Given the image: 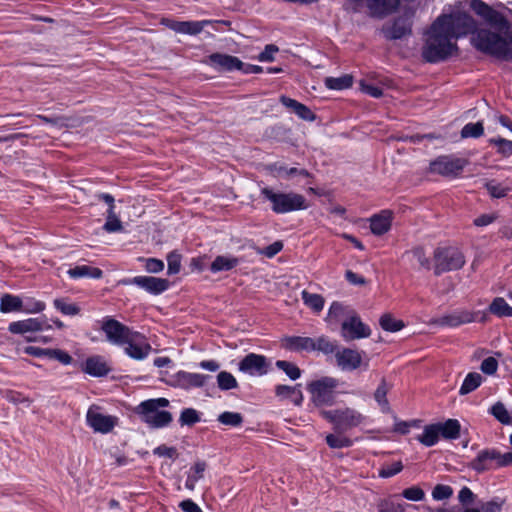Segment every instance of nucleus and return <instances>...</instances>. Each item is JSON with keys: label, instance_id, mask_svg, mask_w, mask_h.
<instances>
[{"label": "nucleus", "instance_id": "obj_1", "mask_svg": "<svg viewBox=\"0 0 512 512\" xmlns=\"http://www.w3.org/2000/svg\"><path fill=\"white\" fill-rule=\"evenodd\" d=\"M472 10L494 29H480L474 39L477 49L501 59L512 57V31L506 17L482 0L471 2Z\"/></svg>", "mask_w": 512, "mask_h": 512}, {"label": "nucleus", "instance_id": "obj_2", "mask_svg": "<svg viewBox=\"0 0 512 512\" xmlns=\"http://www.w3.org/2000/svg\"><path fill=\"white\" fill-rule=\"evenodd\" d=\"M443 20L436 19L426 34L422 56L427 62L443 61L457 51L456 40L449 33V28L443 26Z\"/></svg>", "mask_w": 512, "mask_h": 512}, {"label": "nucleus", "instance_id": "obj_3", "mask_svg": "<svg viewBox=\"0 0 512 512\" xmlns=\"http://www.w3.org/2000/svg\"><path fill=\"white\" fill-rule=\"evenodd\" d=\"M168 405L169 400L166 398L149 399L140 403L137 413L151 428H162L169 425L173 419L170 412L161 410Z\"/></svg>", "mask_w": 512, "mask_h": 512}, {"label": "nucleus", "instance_id": "obj_4", "mask_svg": "<svg viewBox=\"0 0 512 512\" xmlns=\"http://www.w3.org/2000/svg\"><path fill=\"white\" fill-rule=\"evenodd\" d=\"M261 194L271 202V209L277 214H284L307 208L305 197L298 193L276 192L271 188L264 187L261 190Z\"/></svg>", "mask_w": 512, "mask_h": 512}, {"label": "nucleus", "instance_id": "obj_5", "mask_svg": "<svg viewBox=\"0 0 512 512\" xmlns=\"http://www.w3.org/2000/svg\"><path fill=\"white\" fill-rule=\"evenodd\" d=\"M321 416L332 423L338 432L351 430L366 421V417L361 412L351 407L323 410Z\"/></svg>", "mask_w": 512, "mask_h": 512}, {"label": "nucleus", "instance_id": "obj_6", "mask_svg": "<svg viewBox=\"0 0 512 512\" xmlns=\"http://www.w3.org/2000/svg\"><path fill=\"white\" fill-rule=\"evenodd\" d=\"M465 256L456 247H438L433 253L435 275L461 269L465 264Z\"/></svg>", "mask_w": 512, "mask_h": 512}, {"label": "nucleus", "instance_id": "obj_7", "mask_svg": "<svg viewBox=\"0 0 512 512\" xmlns=\"http://www.w3.org/2000/svg\"><path fill=\"white\" fill-rule=\"evenodd\" d=\"M338 380L332 377H323L311 382L307 389L311 393V400L316 406L333 405L335 403V388Z\"/></svg>", "mask_w": 512, "mask_h": 512}, {"label": "nucleus", "instance_id": "obj_8", "mask_svg": "<svg viewBox=\"0 0 512 512\" xmlns=\"http://www.w3.org/2000/svg\"><path fill=\"white\" fill-rule=\"evenodd\" d=\"M466 165V159L443 155L430 163V171L444 177H456Z\"/></svg>", "mask_w": 512, "mask_h": 512}, {"label": "nucleus", "instance_id": "obj_9", "mask_svg": "<svg viewBox=\"0 0 512 512\" xmlns=\"http://www.w3.org/2000/svg\"><path fill=\"white\" fill-rule=\"evenodd\" d=\"M437 19H444L442 21L443 26H447L449 28L448 31L455 40H457V38L460 36L468 34L475 28L473 18L467 13L442 15Z\"/></svg>", "mask_w": 512, "mask_h": 512}, {"label": "nucleus", "instance_id": "obj_10", "mask_svg": "<svg viewBox=\"0 0 512 512\" xmlns=\"http://www.w3.org/2000/svg\"><path fill=\"white\" fill-rule=\"evenodd\" d=\"M370 328L364 324L357 313L349 312L341 324V335L346 341L369 337Z\"/></svg>", "mask_w": 512, "mask_h": 512}, {"label": "nucleus", "instance_id": "obj_11", "mask_svg": "<svg viewBox=\"0 0 512 512\" xmlns=\"http://www.w3.org/2000/svg\"><path fill=\"white\" fill-rule=\"evenodd\" d=\"M101 329L105 333L107 340L118 346H124L130 335L134 332L113 318H106L102 323Z\"/></svg>", "mask_w": 512, "mask_h": 512}, {"label": "nucleus", "instance_id": "obj_12", "mask_svg": "<svg viewBox=\"0 0 512 512\" xmlns=\"http://www.w3.org/2000/svg\"><path fill=\"white\" fill-rule=\"evenodd\" d=\"M86 420L88 425L95 432L103 434L112 431L118 422L117 417L103 414L100 411V407L97 405H92L89 407L86 414Z\"/></svg>", "mask_w": 512, "mask_h": 512}, {"label": "nucleus", "instance_id": "obj_13", "mask_svg": "<svg viewBox=\"0 0 512 512\" xmlns=\"http://www.w3.org/2000/svg\"><path fill=\"white\" fill-rule=\"evenodd\" d=\"M119 284L122 285H136L145 291L158 295L169 287V281L163 278H157L152 276H136L129 279H122Z\"/></svg>", "mask_w": 512, "mask_h": 512}, {"label": "nucleus", "instance_id": "obj_14", "mask_svg": "<svg viewBox=\"0 0 512 512\" xmlns=\"http://www.w3.org/2000/svg\"><path fill=\"white\" fill-rule=\"evenodd\" d=\"M238 368L251 376H262L268 372L269 362L263 355L250 353L239 362Z\"/></svg>", "mask_w": 512, "mask_h": 512}, {"label": "nucleus", "instance_id": "obj_15", "mask_svg": "<svg viewBox=\"0 0 512 512\" xmlns=\"http://www.w3.org/2000/svg\"><path fill=\"white\" fill-rule=\"evenodd\" d=\"M124 346L125 353L135 360H143L151 351V345L147 342L146 337L137 331L130 335Z\"/></svg>", "mask_w": 512, "mask_h": 512}, {"label": "nucleus", "instance_id": "obj_16", "mask_svg": "<svg viewBox=\"0 0 512 512\" xmlns=\"http://www.w3.org/2000/svg\"><path fill=\"white\" fill-rule=\"evenodd\" d=\"M476 313L468 310H456L450 314L443 315L431 320V324L440 327L455 328L462 324L471 323L475 321Z\"/></svg>", "mask_w": 512, "mask_h": 512}, {"label": "nucleus", "instance_id": "obj_17", "mask_svg": "<svg viewBox=\"0 0 512 512\" xmlns=\"http://www.w3.org/2000/svg\"><path fill=\"white\" fill-rule=\"evenodd\" d=\"M500 452L496 449L481 450L469 466L478 473L499 467Z\"/></svg>", "mask_w": 512, "mask_h": 512}, {"label": "nucleus", "instance_id": "obj_18", "mask_svg": "<svg viewBox=\"0 0 512 512\" xmlns=\"http://www.w3.org/2000/svg\"><path fill=\"white\" fill-rule=\"evenodd\" d=\"M206 63L218 71H233L243 68V62L239 58L222 53L211 54Z\"/></svg>", "mask_w": 512, "mask_h": 512}, {"label": "nucleus", "instance_id": "obj_19", "mask_svg": "<svg viewBox=\"0 0 512 512\" xmlns=\"http://www.w3.org/2000/svg\"><path fill=\"white\" fill-rule=\"evenodd\" d=\"M337 365L342 370L353 371L362 364V356L357 350L343 348L335 353Z\"/></svg>", "mask_w": 512, "mask_h": 512}, {"label": "nucleus", "instance_id": "obj_20", "mask_svg": "<svg viewBox=\"0 0 512 512\" xmlns=\"http://www.w3.org/2000/svg\"><path fill=\"white\" fill-rule=\"evenodd\" d=\"M208 376L198 373L179 371L173 376L172 385L182 389H191L204 386Z\"/></svg>", "mask_w": 512, "mask_h": 512}, {"label": "nucleus", "instance_id": "obj_21", "mask_svg": "<svg viewBox=\"0 0 512 512\" xmlns=\"http://www.w3.org/2000/svg\"><path fill=\"white\" fill-rule=\"evenodd\" d=\"M24 351L25 353L35 357L46 356L50 359L57 360L64 365H69L73 360L67 352L60 349H44L34 346H27Z\"/></svg>", "mask_w": 512, "mask_h": 512}, {"label": "nucleus", "instance_id": "obj_22", "mask_svg": "<svg viewBox=\"0 0 512 512\" xmlns=\"http://www.w3.org/2000/svg\"><path fill=\"white\" fill-rule=\"evenodd\" d=\"M51 328L44 320L38 318H29L22 321L12 322L9 325V331L14 334H23L26 332L39 331Z\"/></svg>", "mask_w": 512, "mask_h": 512}, {"label": "nucleus", "instance_id": "obj_23", "mask_svg": "<svg viewBox=\"0 0 512 512\" xmlns=\"http://www.w3.org/2000/svg\"><path fill=\"white\" fill-rule=\"evenodd\" d=\"M393 213L390 210H382L370 218V228L374 235L380 236L391 228Z\"/></svg>", "mask_w": 512, "mask_h": 512}, {"label": "nucleus", "instance_id": "obj_24", "mask_svg": "<svg viewBox=\"0 0 512 512\" xmlns=\"http://www.w3.org/2000/svg\"><path fill=\"white\" fill-rule=\"evenodd\" d=\"M282 346L289 350H314V339L310 337L289 336L282 339Z\"/></svg>", "mask_w": 512, "mask_h": 512}, {"label": "nucleus", "instance_id": "obj_25", "mask_svg": "<svg viewBox=\"0 0 512 512\" xmlns=\"http://www.w3.org/2000/svg\"><path fill=\"white\" fill-rule=\"evenodd\" d=\"M299 387L300 384L296 386L277 385L275 394L280 399H291L296 406H300L303 402V394Z\"/></svg>", "mask_w": 512, "mask_h": 512}, {"label": "nucleus", "instance_id": "obj_26", "mask_svg": "<svg viewBox=\"0 0 512 512\" xmlns=\"http://www.w3.org/2000/svg\"><path fill=\"white\" fill-rule=\"evenodd\" d=\"M84 371L95 377H102L108 374L110 368L101 356H93L86 360Z\"/></svg>", "mask_w": 512, "mask_h": 512}, {"label": "nucleus", "instance_id": "obj_27", "mask_svg": "<svg viewBox=\"0 0 512 512\" xmlns=\"http://www.w3.org/2000/svg\"><path fill=\"white\" fill-rule=\"evenodd\" d=\"M67 273L71 278L74 279L83 277L99 279L103 275L101 269L88 265L76 266L74 268L69 269Z\"/></svg>", "mask_w": 512, "mask_h": 512}, {"label": "nucleus", "instance_id": "obj_28", "mask_svg": "<svg viewBox=\"0 0 512 512\" xmlns=\"http://www.w3.org/2000/svg\"><path fill=\"white\" fill-rule=\"evenodd\" d=\"M440 436V428L436 424L426 425L421 435L417 436V440L424 446L431 447L435 445Z\"/></svg>", "mask_w": 512, "mask_h": 512}, {"label": "nucleus", "instance_id": "obj_29", "mask_svg": "<svg viewBox=\"0 0 512 512\" xmlns=\"http://www.w3.org/2000/svg\"><path fill=\"white\" fill-rule=\"evenodd\" d=\"M239 264V259L230 256H217L210 265V270L214 273L232 270Z\"/></svg>", "mask_w": 512, "mask_h": 512}, {"label": "nucleus", "instance_id": "obj_30", "mask_svg": "<svg viewBox=\"0 0 512 512\" xmlns=\"http://www.w3.org/2000/svg\"><path fill=\"white\" fill-rule=\"evenodd\" d=\"M390 389L391 385L388 384L385 379H382L381 383L374 392V399L379 404L381 411L384 413L390 411V405L387 399V393Z\"/></svg>", "mask_w": 512, "mask_h": 512}, {"label": "nucleus", "instance_id": "obj_31", "mask_svg": "<svg viewBox=\"0 0 512 512\" xmlns=\"http://www.w3.org/2000/svg\"><path fill=\"white\" fill-rule=\"evenodd\" d=\"M440 435L445 439H457L460 434V423L456 419H448L443 423H437Z\"/></svg>", "mask_w": 512, "mask_h": 512}, {"label": "nucleus", "instance_id": "obj_32", "mask_svg": "<svg viewBox=\"0 0 512 512\" xmlns=\"http://www.w3.org/2000/svg\"><path fill=\"white\" fill-rule=\"evenodd\" d=\"M410 27L404 19H397L393 25L386 30V37L389 39H400L410 33Z\"/></svg>", "mask_w": 512, "mask_h": 512}, {"label": "nucleus", "instance_id": "obj_33", "mask_svg": "<svg viewBox=\"0 0 512 512\" xmlns=\"http://www.w3.org/2000/svg\"><path fill=\"white\" fill-rule=\"evenodd\" d=\"M206 466L204 461H197L194 464L185 483L187 489L193 490L195 488L196 482L203 478Z\"/></svg>", "mask_w": 512, "mask_h": 512}, {"label": "nucleus", "instance_id": "obj_34", "mask_svg": "<svg viewBox=\"0 0 512 512\" xmlns=\"http://www.w3.org/2000/svg\"><path fill=\"white\" fill-rule=\"evenodd\" d=\"M489 311L498 317H512V307L501 297H497L492 301Z\"/></svg>", "mask_w": 512, "mask_h": 512}, {"label": "nucleus", "instance_id": "obj_35", "mask_svg": "<svg viewBox=\"0 0 512 512\" xmlns=\"http://www.w3.org/2000/svg\"><path fill=\"white\" fill-rule=\"evenodd\" d=\"M23 307V302L18 296L5 294L1 297L0 310L3 313L19 311Z\"/></svg>", "mask_w": 512, "mask_h": 512}, {"label": "nucleus", "instance_id": "obj_36", "mask_svg": "<svg viewBox=\"0 0 512 512\" xmlns=\"http://www.w3.org/2000/svg\"><path fill=\"white\" fill-rule=\"evenodd\" d=\"M352 83L353 77L349 74L342 75L340 77H327L325 79L326 87L332 90H342L349 88Z\"/></svg>", "mask_w": 512, "mask_h": 512}, {"label": "nucleus", "instance_id": "obj_37", "mask_svg": "<svg viewBox=\"0 0 512 512\" xmlns=\"http://www.w3.org/2000/svg\"><path fill=\"white\" fill-rule=\"evenodd\" d=\"M482 376L477 372L469 373L463 381V384L459 390L461 395H466L480 386L482 383Z\"/></svg>", "mask_w": 512, "mask_h": 512}, {"label": "nucleus", "instance_id": "obj_38", "mask_svg": "<svg viewBox=\"0 0 512 512\" xmlns=\"http://www.w3.org/2000/svg\"><path fill=\"white\" fill-rule=\"evenodd\" d=\"M301 295L304 304L313 311L320 312L323 309L325 300L320 294H313L303 290Z\"/></svg>", "mask_w": 512, "mask_h": 512}, {"label": "nucleus", "instance_id": "obj_39", "mask_svg": "<svg viewBox=\"0 0 512 512\" xmlns=\"http://www.w3.org/2000/svg\"><path fill=\"white\" fill-rule=\"evenodd\" d=\"M379 323L383 330L389 332H397L404 327L403 321L395 319L391 314L382 315Z\"/></svg>", "mask_w": 512, "mask_h": 512}, {"label": "nucleus", "instance_id": "obj_40", "mask_svg": "<svg viewBox=\"0 0 512 512\" xmlns=\"http://www.w3.org/2000/svg\"><path fill=\"white\" fill-rule=\"evenodd\" d=\"M491 413L502 424L512 425V414H509L503 403L497 402L494 404Z\"/></svg>", "mask_w": 512, "mask_h": 512}, {"label": "nucleus", "instance_id": "obj_41", "mask_svg": "<svg viewBox=\"0 0 512 512\" xmlns=\"http://www.w3.org/2000/svg\"><path fill=\"white\" fill-rule=\"evenodd\" d=\"M217 384L218 387L224 391L234 389L238 386L235 377L231 373L226 371H221L217 375Z\"/></svg>", "mask_w": 512, "mask_h": 512}, {"label": "nucleus", "instance_id": "obj_42", "mask_svg": "<svg viewBox=\"0 0 512 512\" xmlns=\"http://www.w3.org/2000/svg\"><path fill=\"white\" fill-rule=\"evenodd\" d=\"M349 312H354L353 310L349 309L348 307L343 306L339 302H333L330 306L329 312H328V318L334 319L336 321H340L348 317Z\"/></svg>", "mask_w": 512, "mask_h": 512}, {"label": "nucleus", "instance_id": "obj_43", "mask_svg": "<svg viewBox=\"0 0 512 512\" xmlns=\"http://www.w3.org/2000/svg\"><path fill=\"white\" fill-rule=\"evenodd\" d=\"M484 133V127L481 122L468 123L461 130L462 138H478Z\"/></svg>", "mask_w": 512, "mask_h": 512}, {"label": "nucleus", "instance_id": "obj_44", "mask_svg": "<svg viewBox=\"0 0 512 512\" xmlns=\"http://www.w3.org/2000/svg\"><path fill=\"white\" fill-rule=\"evenodd\" d=\"M276 367L284 371L285 374L291 379L296 380L301 376V370L294 363L278 360L276 361Z\"/></svg>", "mask_w": 512, "mask_h": 512}, {"label": "nucleus", "instance_id": "obj_45", "mask_svg": "<svg viewBox=\"0 0 512 512\" xmlns=\"http://www.w3.org/2000/svg\"><path fill=\"white\" fill-rule=\"evenodd\" d=\"M218 421L223 425L237 427L243 422V417L236 412H223L218 416Z\"/></svg>", "mask_w": 512, "mask_h": 512}, {"label": "nucleus", "instance_id": "obj_46", "mask_svg": "<svg viewBox=\"0 0 512 512\" xmlns=\"http://www.w3.org/2000/svg\"><path fill=\"white\" fill-rule=\"evenodd\" d=\"M54 306L64 315L74 316L80 312V308L77 305L68 303L64 299H55Z\"/></svg>", "mask_w": 512, "mask_h": 512}, {"label": "nucleus", "instance_id": "obj_47", "mask_svg": "<svg viewBox=\"0 0 512 512\" xmlns=\"http://www.w3.org/2000/svg\"><path fill=\"white\" fill-rule=\"evenodd\" d=\"M314 350H319L325 354H330L335 352L336 345L327 337L321 336L317 339H314Z\"/></svg>", "mask_w": 512, "mask_h": 512}, {"label": "nucleus", "instance_id": "obj_48", "mask_svg": "<svg viewBox=\"0 0 512 512\" xmlns=\"http://www.w3.org/2000/svg\"><path fill=\"white\" fill-rule=\"evenodd\" d=\"M200 421V416L195 409L186 408L181 412L179 422L181 425H193Z\"/></svg>", "mask_w": 512, "mask_h": 512}, {"label": "nucleus", "instance_id": "obj_49", "mask_svg": "<svg viewBox=\"0 0 512 512\" xmlns=\"http://www.w3.org/2000/svg\"><path fill=\"white\" fill-rule=\"evenodd\" d=\"M326 442L331 448H344L352 445L351 439L334 434L327 435Z\"/></svg>", "mask_w": 512, "mask_h": 512}, {"label": "nucleus", "instance_id": "obj_50", "mask_svg": "<svg viewBox=\"0 0 512 512\" xmlns=\"http://www.w3.org/2000/svg\"><path fill=\"white\" fill-rule=\"evenodd\" d=\"M489 142L498 147V152L504 156L512 154V141L504 138H492Z\"/></svg>", "mask_w": 512, "mask_h": 512}, {"label": "nucleus", "instance_id": "obj_51", "mask_svg": "<svg viewBox=\"0 0 512 512\" xmlns=\"http://www.w3.org/2000/svg\"><path fill=\"white\" fill-rule=\"evenodd\" d=\"M167 272L169 275L177 274L181 268V256L176 252H171L167 255Z\"/></svg>", "mask_w": 512, "mask_h": 512}, {"label": "nucleus", "instance_id": "obj_52", "mask_svg": "<svg viewBox=\"0 0 512 512\" xmlns=\"http://www.w3.org/2000/svg\"><path fill=\"white\" fill-rule=\"evenodd\" d=\"M4 398L13 404L25 403L27 407L32 402L28 397L24 396L22 393L13 390H6L4 393Z\"/></svg>", "mask_w": 512, "mask_h": 512}, {"label": "nucleus", "instance_id": "obj_53", "mask_svg": "<svg viewBox=\"0 0 512 512\" xmlns=\"http://www.w3.org/2000/svg\"><path fill=\"white\" fill-rule=\"evenodd\" d=\"M486 188L489 192V194L494 198H502L507 195V192L509 191V188L502 186L499 183H496L495 181H490L486 184Z\"/></svg>", "mask_w": 512, "mask_h": 512}, {"label": "nucleus", "instance_id": "obj_54", "mask_svg": "<svg viewBox=\"0 0 512 512\" xmlns=\"http://www.w3.org/2000/svg\"><path fill=\"white\" fill-rule=\"evenodd\" d=\"M378 512H405V507L401 503L383 500L378 504Z\"/></svg>", "mask_w": 512, "mask_h": 512}, {"label": "nucleus", "instance_id": "obj_55", "mask_svg": "<svg viewBox=\"0 0 512 512\" xmlns=\"http://www.w3.org/2000/svg\"><path fill=\"white\" fill-rule=\"evenodd\" d=\"M453 490L450 486L438 484L432 491V496L435 500H444L452 496Z\"/></svg>", "mask_w": 512, "mask_h": 512}, {"label": "nucleus", "instance_id": "obj_56", "mask_svg": "<svg viewBox=\"0 0 512 512\" xmlns=\"http://www.w3.org/2000/svg\"><path fill=\"white\" fill-rule=\"evenodd\" d=\"M208 21H184V34H199Z\"/></svg>", "mask_w": 512, "mask_h": 512}, {"label": "nucleus", "instance_id": "obj_57", "mask_svg": "<svg viewBox=\"0 0 512 512\" xmlns=\"http://www.w3.org/2000/svg\"><path fill=\"white\" fill-rule=\"evenodd\" d=\"M498 369V361L494 357L485 358L480 366V370L487 375H493Z\"/></svg>", "mask_w": 512, "mask_h": 512}, {"label": "nucleus", "instance_id": "obj_58", "mask_svg": "<svg viewBox=\"0 0 512 512\" xmlns=\"http://www.w3.org/2000/svg\"><path fill=\"white\" fill-rule=\"evenodd\" d=\"M402 495L404 498L411 501H421L424 498L425 493L421 488L413 486L403 490Z\"/></svg>", "mask_w": 512, "mask_h": 512}, {"label": "nucleus", "instance_id": "obj_59", "mask_svg": "<svg viewBox=\"0 0 512 512\" xmlns=\"http://www.w3.org/2000/svg\"><path fill=\"white\" fill-rule=\"evenodd\" d=\"M360 89L362 92H364L374 98H380L383 95V91L380 87H378L374 84L368 83L364 80H362L360 82Z\"/></svg>", "mask_w": 512, "mask_h": 512}, {"label": "nucleus", "instance_id": "obj_60", "mask_svg": "<svg viewBox=\"0 0 512 512\" xmlns=\"http://www.w3.org/2000/svg\"><path fill=\"white\" fill-rule=\"evenodd\" d=\"M413 257L417 260L422 268L429 270L431 268V263L429 258L426 256L423 248L416 247L411 251Z\"/></svg>", "mask_w": 512, "mask_h": 512}, {"label": "nucleus", "instance_id": "obj_61", "mask_svg": "<svg viewBox=\"0 0 512 512\" xmlns=\"http://www.w3.org/2000/svg\"><path fill=\"white\" fill-rule=\"evenodd\" d=\"M402 469H403L402 463L400 461H397L391 465L384 466L379 471V476H381L383 478H389V477H392V476L396 475L397 473H399Z\"/></svg>", "mask_w": 512, "mask_h": 512}, {"label": "nucleus", "instance_id": "obj_62", "mask_svg": "<svg viewBox=\"0 0 512 512\" xmlns=\"http://www.w3.org/2000/svg\"><path fill=\"white\" fill-rule=\"evenodd\" d=\"M145 269L149 273H159L164 269V262L156 258L145 259Z\"/></svg>", "mask_w": 512, "mask_h": 512}, {"label": "nucleus", "instance_id": "obj_63", "mask_svg": "<svg viewBox=\"0 0 512 512\" xmlns=\"http://www.w3.org/2000/svg\"><path fill=\"white\" fill-rule=\"evenodd\" d=\"M475 497V494L468 487H463L458 494V500L463 506L472 504Z\"/></svg>", "mask_w": 512, "mask_h": 512}, {"label": "nucleus", "instance_id": "obj_64", "mask_svg": "<svg viewBox=\"0 0 512 512\" xmlns=\"http://www.w3.org/2000/svg\"><path fill=\"white\" fill-rule=\"evenodd\" d=\"M503 501L491 500L482 503L479 510L480 512H501Z\"/></svg>", "mask_w": 512, "mask_h": 512}]
</instances>
